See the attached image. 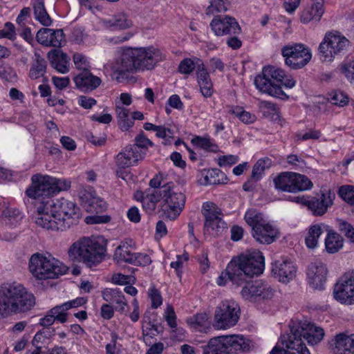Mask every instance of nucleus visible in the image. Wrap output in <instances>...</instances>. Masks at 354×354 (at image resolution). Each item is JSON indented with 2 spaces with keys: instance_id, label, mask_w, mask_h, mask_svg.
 I'll return each mask as SVG.
<instances>
[{
  "instance_id": "1",
  "label": "nucleus",
  "mask_w": 354,
  "mask_h": 354,
  "mask_svg": "<svg viewBox=\"0 0 354 354\" xmlns=\"http://www.w3.org/2000/svg\"><path fill=\"white\" fill-rule=\"evenodd\" d=\"M264 268V257L261 252L241 254L227 264L218 277L217 283L225 286L229 280L236 286L245 284L241 292L245 300L253 302L270 300L273 297L274 290L268 283L261 280L249 282L254 276L261 274Z\"/></svg>"
},
{
  "instance_id": "2",
  "label": "nucleus",
  "mask_w": 354,
  "mask_h": 354,
  "mask_svg": "<svg viewBox=\"0 0 354 354\" xmlns=\"http://www.w3.org/2000/svg\"><path fill=\"white\" fill-rule=\"evenodd\" d=\"M34 295L17 282L0 286V318L24 313L35 305Z\"/></svg>"
},
{
  "instance_id": "3",
  "label": "nucleus",
  "mask_w": 354,
  "mask_h": 354,
  "mask_svg": "<svg viewBox=\"0 0 354 354\" xmlns=\"http://www.w3.org/2000/svg\"><path fill=\"white\" fill-rule=\"evenodd\" d=\"M152 188L160 189L163 201V213L167 218L175 220L183 211L186 196L173 182H166L162 174L156 175L149 182Z\"/></svg>"
},
{
  "instance_id": "4",
  "label": "nucleus",
  "mask_w": 354,
  "mask_h": 354,
  "mask_svg": "<svg viewBox=\"0 0 354 354\" xmlns=\"http://www.w3.org/2000/svg\"><path fill=\"white\" fill-rule=\"evenodd\" d=\"M163 59L160 50L152 46L128 48L121 55L118 71L122 73L124 71L151 70Z\"/></svg>"
},
{
  "instance_id": "5",
  "label": "nucleus",
  "mask_w": 354,
  "mask_h": 354,
  "mask_svg": "<svg viewBox=\"0 0 354 354\" xmlns=\"http://www.w3.org/2000/svg\"><path fill=\"white\" fill-rule=\"evenodd\" d=\"M106 252V245L101 237H83L73 243L68 251L73 261H83L89 267L102 261Z\"/></svg>"
},
{
  "instance_id": "6",
  "label": "nucleus",
  "mask_w": 354,
  "mask_h": 354,
  "mask_svg": "<svg viewBox=\"0 0 354 354\" xmlns=\"http://www.w3.org/2000/svg\"><path fill=\"white\" fill-rule=\"evenodd\" d=\"M80 215L77 205L64 198L46 201V229L62 230L66 218L77 219Z\"/></svg>"
},
{
  "instance_id": "7",
  "label": "nucleus",
  "mask_w": 354,
  "mask_h": 354,
  "mask_svg": "<svg viewBox=\"0 0 354 354\" xmlns=\"http://www.w3.org/2000/svg\"><path fill=\"white\" fill-rule=\"evenodd\" d=\"M286 77L285 72L274 66L264 67L262 75H257L254 79L256 87L262 93L281 100H286L288 96L279 85Z\"/></svg>"
},
{
  "instance_id": "8",
  "label": "nucleus",
  "mask_w": 354,
  "mask_h": 354,
  "mask_svg": "<svg viewBox=\"0 0 354 354\" xmlns=\"http://www.w3.org/2000/svg\"><path fill=\"white\" fill-rule=\"evenodd\" d=\"M244 218L248 225L251 227L253 238L259 243L270 244L277 238V228L257 209H248Z\"/></svg>"
},
{
  "instance_id": "9",
  "label": "nucleus",
  "mask_w": 354,
  "mask_h": 354,
  "mask_svg": "<svg viewBox=\"0 0 354 354\" xmlns=\"http://www.w3.org/2000/svg\"><path fill=\"white\" fill-rule=\"evenodd\" d=\"M31 182L25 194L28 197V203L32 205V219L37 225L44 227V176L35 174L31 178Z\"/></svg>"
},
{
  "instance_id": "10",
  "label": "nucleus",
  "mask_w": 354,
  "mask_h": 354,
  "mask_svg": "<svg viewBox=\"0 0 354 354\" xmlns=\"http://www.w3.org/2000/svg\"><path fill=\"white\" fill-rule=\"evenodd\" d=\"M349 43L339 32H327L318 48L320 59L322 62L333 61L336 55L346 50Z\"/></svg>"
},
{
  "instance_id": "11",
  "label": "nucleus",
  "mask_w": 354,
  "mask_h": 354,
  "mask_svg": "<svg viewBox=\"0 0 354 354\" xmlns=\"http://www.w3.org/2000/svg\"><path fill=\"white\" fill-rule=\"evenodd\" d=\"M240 316L237 303L231 300L222 301L214 313L213 326L216 329H227L236 324Z\"/></svg>"
},
{
  "instance_id": "12",
  "label": "nucleus",
  "mask_w": 354,
  "mask_h": 354,
  "mask_svg": "<svg viewBox=\"0 0 354 354\" xmlns=\"http://www.w3.org/2000/svg\"><path fill=\"white\" fill-rule=\"evenodd\" d=\"M285 64L292 69L301 68L311 59L310 49L302 44L286 45L281 49Z\"/></svg>"
},
{
  "instance_id": "13",
  "label": "nucleus",
  "mask_w": 354,
  "mask_h": 354,
  "mask_svg": "<svg viewBox=\"0 0 354 354\" xmlns=\"http://www.w3.org/2000/svg\"><path fill=\"white\" fill-rule=\"evenodd\" d=\"M290 333L287 334L295 339H303L309 344L314 345L319 342L324 336L323 328L316 326L308 321L299 322L290 326Z\"/></svg>"
},
{
  "instance_id": "14",
  "label": "nucleus",
  "mask_w": 354,
  "mask_h": 354,
  "mask_svg": "<svg viewBox=\"0 0 354 354\" xmlns=\"http://www.w3.org/2000/svg\"><path fill=\"white\" fill-rule=\"evenodd\" d=\"M333 295L342 304H354V271L345 273L339 279L335 286Z\"/></svg>"
},
{
  "instance_id": "15",
  "label": "nucleus",
  "mask_w": 354,
  "mask_h": 354,
  "mask_svg": "<svg viewBox=\"0 0 354 354\" xmlns=\"http://www.w3.org/2000/svg\"><path fill=\"white\" fill-rule=\"evenodd\" d=\"M335 197V194L331 192L330 190H328L326 192H322L319 198L306 199L304 198L297 197L295 201L301 203L304 205L306 206L312 212L313 215L315 216H321L325 214L327 212L328 207L333 205Z\"/></svg>"
},
{
  "instance_id": "16",
  "label": "nucleus",
  "mask_w": 354,
  "mask_h": 354,
  "mask_svg": "<svg viewBox=\"0 0 354 354\" xmlns=\"http://www.w3.org/2000/svg\"><path fill=\"white\" fill-rule=\"evenodd\" d=\"M203 214L205 221V230L218 233L227 228L226 223L222 219V213L220 208L212 202H205L203 205Z\"/></svg>"
},
{
  "instance_id": "17",
  "label": "nucleus",
  "mask_w": 354,
  "mask_h": 354,
  "mask_svg": "<svg viewBox=\"0 0 354 354\" xmlns=\"http://www.w3.org/2000/svg\"><path fill=\"white\" fill-rule=\"evenodd\" d=\"M328 269L322 262L310 263L307 268V279L310 286L315 290H323L326 281Z\"/></svg>"
},
{
  "instance_id": "18",
  "label": "nucleus",
  "mask_w": 354,
  "mask_h": 354,
  "mask_svg": "<svg viewBox=\"0 0 354 354\" xmlns=\"http://www.w3.org/2000/svg\"><path fill=\"white\" fill-rule=\"evenodd\" d=\"M210 26L215 35L218 36L223 35H237L241 32V27L238 22L233 17L229 16L215 17Z\"/></svg>"
},
{
  "instance_id": "19",
  "label": "nucleus",
  "mask_w": 354,
  "mask_h": 354,
  "mask_svg": "<svg viewBox=\"0 0 354 354\" xmlns=\"http://www.w3.org/2000/svg\"><path fill=\"white\" fill-rule=\"evenodd\" d=\"M229 353L248 352L253 347L251 341L243 335H232L217 337Z\"/></svg>"
},
{
  "instance_id": "20",
  "label": "nucleus",
  "mask_w": 354,
  "mask_h": 354,
  "mask_svg": "<svg viewBox=\"0 0 354 354\" xmlns=\"http://www.w3.org/2000/svg\"><path fill=\"white\" fill-rule=\"evenodd\" d=\"M28 270L34 279V285L43 286L44 281V255L39 252L31 255L28 261Z\"/></svg>"
},
{
  "instance_id": "21",
  "label": "nucleus",
  "mask_w": 354,
  "mask_h": 354,
  "mask_svg": "<svg viewBox=\"0 0 354 354\" xmlns=\"http://www.w3.org/2000/svg\"><path fill=\"white\" fill-rule=\"evenodd\" d=\"M272 272L279 281L288 283L296 277L297 268L292 261L279 260L273 264Z\"/></svg>"
},
{
  "instance_id": "22",
  "label": "nucleus",
  "mask_w": 354,
  "mask_h": 354,
  "mask_svg": "<svg viewBox=\"0 0 354 354\" xmlns=\"http://www.w3.org/2000/svg\"><path fill=\"white\" fill-rule=\"evenodd\" d=\"M329 344L334 354L354 353V334L351 335L344 333L337 334Z\"/></svg>"
},
{
  "instance_id": "23",
  "label": "nucleus",
  "mask_w": 354,
  "mask_h": 354,
  "mask_svg": "<svg viewBox=\"0 0 354 354\" xmlns=\"http://www.w3.org/2000/svg\"><path fill=\"white\" fill-rule=\"evenodd\" d=\"M76 86L84 92H91L101 84V79L93 75L88 70L82 71L73 79Z\"/></svg>"
},
{
  "instance_id": "24",
  "label": "nucleus",
  "mask_w": 354,
  "mask_h": 354,
  "mask_svg": "<svg viewBox=\"0 0 354 354\" xmlns=\"http://www.w3.org/2000/svg\"><path fill=\"white\" fill-rule=\"evenodd\" d=\"M48 58L50 66L57 72L64 74L69 71L68 56L60 49H53L48 53Z\"/></svg>"
},
{
  "instance_id": "25",
  "label": "nucleus",
  "mask_w": 354,
  "mask_h": 354,
  "mask_svg": "<svg viewBox=\"0 0 354 354\" xmlns=\"http://www.w3.org/2000/svg\"><path fill=\"white\" fill-rule=\"evenodd\" d=\"M71 183L66 178L46 175V197H52L71 188Z\"/></svg>"
},
{
  "instance_id": "26",
  "label": "nucleus",
  "mask_w": 354,
  "mask_h": 354,
  "mask_svg": "<svg viewBox=\"0 0 354 354\" xmlns=\"http://www.w3.org/2000/svg\"><path fill=\"white\" fill-rule=\"evenodd\" d=\"M68 267L62 262L46 252V279H57L66 273Z\"/></svg>"
},
{
  "instance_id": "27",
  "label": "nucleus",
  "mask_w": 354,
  "mask_h": 354,
  "mask_svg": "<svg viewBox=\"0 0 354 354\" xmlns=\"http://www.w3.org/2000/svg\"><path fill=\"white\" fill-rule=\"evenodd\" d=\"M324 13V3L322 1L314 2L310 6L306 7L301 12V22L305 24L310 22H318Z\"/></svg>"
},
{
  "instance_id": "28",
  "label": "nucleus",
  "mask_w": 354,
  "mask_h": 354,
  "mask_svg": "<svg viewBox=\"0 0 354 354\" xmlns=\"http://www.w3.org/2000/svg\"><path fill=\"white\" fill-rule=\"evenodd\" d=\"M196 77L202 95L205 97H211L213 93V84L203 64L197 66Z\"/></svg>"
},
{
  "instance_id": "29",
  "label": "nucleus",
  "mask_w": 354,
  "mask_h": 354,
  "mask_svg": "<svg viewBox=\"0 0 354 354\" xmlns=\"http://www.w3.org/2000/svg\"><path fill=\"white\" fill-rule=\"evenodd\" d=\"M136 196L140 197L143 209L149 214L155 210L156 203L162 200L160 189L158 188L145 193L138 192Z\"/></svg>"
},
{
  "instance_id": "30",
  "label": "nucleus",
  "mask_w": 354,
  "mask_h": 354,
  "mask_svg": "<svg viewBox=\"0 0 354 354\" xmlns=\"http://www.w3.org/2000/svg\"><path fill=\"white\" fill-rule=\"evenodd\" d=\"M281 343L286 348L287 354H310L304 341L295 339L288 335L281 337Z\"/></svg>"
},
{
  "instance_id": "31",
  "label": "nucleus",
  "mask_w": 354,
  "mask_h": 354,
  "mask_svg": "<svg viewBox=\"0 0 354 354\" xmlns=\"http://www.w3.org/2000/svg\"><path fill=\"white\" fill-rule=\"evenodd\" d=\"M132 240H126L121 242L120 245L117 247L114 253V259L118 262H127L132 263L134 252L131 245Z\"/></svg>"
},
{
  "instance_id": "32",
  "label": "nucleus",
  "mask_w": 354,
  "mask_h": 354,
  "mask_svg": "<svg viewBox=\"0 0 354 354\" xmlns=\"http://www.w3.org/2000/svg\"><path fill=\"white\" fill-rule=\"evenodd\" d=\"M273 182L277 189L295 193L293 172H281L274 178Z\"/></svg>"
},
{
  "instance_id": "33",
  "label": "nucleus",
  "mask_w": 354,
  "mask_h": 354,
  "mask_svg": "<svg viewBox=\"0 0 354 354\" xmlns=\"http://www.w3.org/2000/svg\"><path fill=\"white\" fill-rule=\"evenodd\" d=\"M130 150L129 147L127 146L115 157V163L117 167L116 176L123 180H125L127 176L124 170L133 165L129 160L127 153L130 152Z\"/></svg>"
},
{
  "instance_id": "34",
  "label": "nucleus",
  "mask_w": 354,
  "mask_h": 354,
  "mask_svg": "<svg viewBox=\"0 0 354 354\" xmlns=\"http://www.w3.org/2000/svg\"><path fill=\"white\" fill-rule=\"evenodd\" d=\"M134 140V144L127 146L131 150H134L132 153L136 155V157L142 156L145 158L148 147H152L153 143L145 136L142 131L135 138Z\"/></svg>"
},
{
  "instance_id": "35",
  "label": "nucleus",
  "mask_w": 354,
  "mask_h": 354,
  "mask_svg": "<svg viewBox=\"0 0 354 354\" xmlns=\"http://www.w3.org/2000/svg\"><path fill=\"white\" fill-rule=\"evenodd\" d=\"M259 109L263 116L272 121L280 120V109L277 104L266 100H261L259 103Z\"/></svg>"
},
{
  "instance_id": "36",
  "label": "nucleus",
  "mask_w": 354,
  "mask_h": 354,
  "mask_svg": "<svg viewBox=\"0 0 354 354\" xmlns=\"http://www.w3.org/2000/svg\"><path fill=\"white\" fill-rule=\"evenodd\" d=\"M115 113L118 124L122 131H128L133 125V122L129 115V111L121 104H116Z\"/></svg>"
},
{
  "instance_id": "37",
  "label": "nucleus",
  "mask_w": 354,
  "mask_h": 354,
  "mask_svg": "<svg viewBox=\"0 0 354 354\" xmlns=\"http://www.w3.org/2000/svg\"><path fill=\"white\" fill-rule=\"evenodd\" d=\"M187 322L192 328L200 332H207V330L210 328L209 316L205 313H197L190 317Z\"/></svg>"
},
{
  "instance_id": "38",
  "label": "nucleus",
  "mask_w": 354,
  "mask_h": 354,
  "mask_svg": "<svg viewBox=\"0 0 354 354\" xmlns=\"http://www.w3.org/2000/svg\"><path fill=\"white\" fill-rule=\"evenodd\" d=\"M343 246V239L334 232H329L325 239V247L326 251L333 254L339 251Z\"/></svg>"
},
{
  "instance_id": "39",
  "label": "nucleus",
  "mask_w": 354,
  "mask_h": 354,
  "mask_svg": "<svg viewBox=\"0 0 354 354\" xmlns=\"http://www.w3.org/2000/svg\"><path fill=\"white\" fill-rule=\"evenodd\" d=\"M106 25L113 30H124L132 26V21L128 19L125 14L120 13L114 15L106 21Z\"/></svg>"
},
{
  "instance_id": "40",
  "label": "nucleus",
  "mask_w": 354,
  "mask_h": 354,
  "mask_svg": "<svg viewBox=\"0 0 354 354\" xmlns=\"http://www.w3.org/2000/svg\"><path fill=\"white\" fill-rule=\"evenodd\" d=\"M41 53V50L35 49V60L30 70V77L32 80H36L44 75V59Z\"/></svg>"
},
{
  "instance_id": "41",
  "label": "nucleus",
  "mask_w": 354,
  "mask_h": 354,
  "mask_svg": "<svg viewBox=\"0 0 354 354\" xmlns=\"http://www.w3.org/2000/svg\"><path fill=\"white\" fill-rule=\"evenodd\" d=\"M64 41V35L62 29L53 30L46 28V46L60 47Z\"/></svg>"
},
{
  "instance_id": "42",
  "label": "nucleus",
  "mask_w": 354,
  "mask_h": 354,
  "mask_svg": "<svg viewBox=\"0 0 354 354\" xmlns=\"http://www.w3.org/2000/svg\"><path fill=\"white\" fill-rule=\"evenodd\" d=\"M203 354H230V353L219 338L215 337L203 347Z\"/></svg>"
},
{
  "instance_id": "43",
  "label": "nucleus",
  "mask_w": 354,
  "mask_h": 354,
  "mask_svg": "<svg viewBox=\"0 0 354 354\" xmlns=\"http://www.w3.org/2000/svg\"><path fill=\"white\" fill-rule=\"evenodd\" d=\"M328 100L332 104L344 107L348 104L349 97L346 93L342 91H333L328 94Z\"/></svg>"
},
{
  "instance_id": "44",
  "label": "nucleus",
  "mask_w": 354,
  "mask_h": 354,
  "mask_svg": "<svg viewBox=\"0 0 354 354\" xmlns=\"http://www.w3.org/2000/svg\"><path fill=\"white\" fill-rule=\"evenodd\" d=\"M322 232L321 225L318 224L312 225L308 230V236L306 237V246L308 248H315Z\"/></svg>"
},
{
  "instance_id": "45",
  "label": "nucleus",
  "mask_w": 354,
  "mask_h": 354,
  "mask_svg": "<svg viewBox=\"0 0 354 354\" xmlns=\"http://www.w3.org/2000/svg\"><path fill=\"white\" fill-rule=\"evenodd\" d=\"M272 164V161L268 158L259 159L253 166L251 180L254 182L259 180L263 174L266 168H269Z\"/></svg>"
},
{
  "instance_id": "46",
  "label": "nucleus",
  "mask_w": 354,
  "mask_h": 354,
  "mask_svg": "<svg viewBox=\"0 0 354 354\" xmlns=\"http://www.w3.org/2000/svg\"><path fill=\"white\" fill-rule=\"evenodd\" d=\"M142 330L144 337H149L150 338H153L160 333L159 326L157 324H155L150 317L145 315L143 317Z\"/></svg>"
},
{
  "instance_id": "47",
  "label": "nucleus",
  "mask_w": 354,
  "mask_h": 354,
  "mask_svg": "<svg viewBox=\"0 0 354 354\" xmlns=\"http://www.w3.org/2000/svg\"><path fill=\"white\" fill-rule=\"evenodd\" d=\"M225 174L218 169H212L207 171L205 176V183L206 185H218L225 183L226 180Z\"/></svg>"
},
{
  "instance_id": "48",
  "label": "nucleus",
  "mask_w": 354,
  "mask_h": 354,
  "mask_svg": "<svg viewBox=\"0 0 354 354\" xmlns=\"http://www.w3.org/2000/svg\"><path fill=\"white\" fill-rule=\"evenodd\" d=\"M103 299L111 303L117 304H122L125 299L122 291L118 289H106L102 292Z\"/></svg>"
},
{
  "instance_id": "49",
  "label": "nucleus",
  "mask_w": 354,
  "mask_h": 354,
  "mask_svg": "<svg viewBox=\"0 0 354 354\" xmlns=\"http://www.w3.org/2000/svg\"><path fill=\"white\" fill-rule=\"evenodd\" d=\"M295 193L311 189L313 183L306 176L293 173Z\"/></svg>"
},
{
  "instance_id": "50",
  "label": "nucleus",
  "mask_w": 354,
  "mask_h": 354,
  "mask_svg": "<svg viewBox=\"0 0 354 354\" xmlns=\"http://www.w3.org/2000/svg\"><path fill=\"white\" fill-rule=\"evenodd\" d=\"M192 143L198 148L216 151L218 147L209 138L196 136L192 140Z\"/></svg>"
},
{
  "instance_id": "51",
  "label": "nucleus",
  "mask_w": 354,
  "mask_h": 354,
  "mask_svg": "<svg viewBox=\"0 0 354 354\" xmlns=\"http://www.w3.org/2000/svg\"><path fill=\"white\" fill-rule=\"evenodd\" d=\"M229 3L226 0H211L210 5L207 8V15H214L216 12H223L227 10Z\"/></svg>"
},
{
  "instance_id": "52",
  "label": "nucleus",
  "mask_w": 354,
  "mask_h": 354,
  "mask_svg": "<svg viewBox=\"0 0 354 354\" xmlns=\"http://www.w3.org/2000/svg\"><path fill=\"white\" fill-rule=\"evenodd\" d=\"M339 196L348 204L354 206V186L343 185L338 190Z\"/></svg>"
},
{
  "instance_id": "53",
  "label": "nucleus",
  "mask_w": 354,
  "mask_h": 354,
  "mask_svg": "<svg viewBox=\"0 0 354 354\" xmlns=\"http://www.w3.org/2000/svg\"><path fill=\"white\" fill-rule=\"evenodd\" d=\"M95 192L90 186L80 187L78 189V196L82 206L85 208L95 196Z\"/></svg>"
},
{
  "instance_id": "54",
  "label": "nucleus",
  "mask_w": 354,
  "mask_h": 354,
  "mask_svg": "<svg viewBox=\"0 0 354 354\" xmlns=\"http://www.w3.org/2000/svg\"><path fill=\"white\" fill-rule=\"evenodd\" d=\"M106 208L105 201L95 195L90 203L86 205L85 209L89 212H99L105 210Z\"/></svg>"
},
{
  "instance_id": "55",
  "label": "nucleus",
  "mask_w": 354,
  "mask_h": 354,
  "mask_svg": "<svg viewBox=\"0 0 354 354\" xmlns=\"http://www.w3.org/2000/svg\"><path fill=\"white\" fill-rule=\"evenodd\" d=\"M156 135L157 137L164 139V145L171 144V140L174 137V133L170 128L162 125H159Z\"/></svg>"
},
{
  "instance_id": "56",
  "label": "nucleus",
  "mask_w": 354,
  "mask_h": 354,
  "mask_svg": "<svg viewBox=\"0 0 354 354\" xmlns=\"http://www.w3.org/2000/svg\"><path fill=\"white\" fill-rule=\"evenodd\" d=\"M339 230L345 236L350 239V241L354 243V228L348 223L343 220H339L338 221Z\"/></svg>"
},
{
  "instance_id": "57",
  "label": "nucleus",
  "mask_w": 354,
  "mask_h": 354,
  "mask_svg": "<svg viewBox=\"0 0 354 354\" xmlns=\"http://www.w3.org/2000/svg\"><path fill=\"white\" fill-rule=\"evenodd\" d=\"M5 216V222L6 224H13L12 220L17 222L19 219L22 218L21 212L19 209L15 208H7L3 211Z\"/></svg>"
},
{
  "instance_id": "58",
  "label": "nucleus",
  "mask_w": 354,
  "mask_h": 354,
  "mask_svg": "<svg viewBox=\"0 0 354 354\" xmlns=\"http://www.w3.org/2000/svg\"><path fill=\"white\" fill-rule=\"evenodd\" d=\"M32 5L35 19L44 25V0H34Z\"/></svg>"
},
{
  "instance_id": "59",
  "label": "nucleus",
  "mask_w": 354,
  "mask_h": 354,
  "mask_svg": "<svg viewBox=\"0 0 354 354\" xmlns=\"http://www.w3.org/2000/svg\"><path fill=\"white\" fill-rule=\"evenodd\" d=\"M73 62L77 69L86 71L90 67L87 58L82 54L76 53L73 55Z\"/></svg>"
},
{
  "instance_id": "60",
  "label": "nucleus",
  "mask_w": 354,
  "mask_h": 354,
  "mask_svg": "<svg viewBox=\"0 0 354 354\" xmlns=\"http://www.w3.org/2000/svg\"><path fill=\"white\" fill-rule=\"evenodd\" d=\"M195 68L194 62L189 58H185L180 62L178 71L183 74H189Z\"/></svg>"
},
{
  "instance_id": "61",
  "label": "nucleus",
  "mask_w": 354,
  "mask_h": 354,
  "mask_svg": "<svg viewBox=\"0 0 354 354\" xmlns=\"http://www.w3.org/2000/svg\"><path fill=\"white\" fill-rule=\"evenodd\" d=\"M149 296L151 301V307L157 308L162 304V298L160 292L154 287L149 289Z\"/></svg>"
},
{
  "instance_id": "62",
  "label": "nucleus",
  "mask_w": 354,
  "mask_h": 354,
  "mask_svg": "<svg viewBox=\"0 0 354 354\" xmlns=\"http://www.w3.org/2000/svg\"><path fill=\"white\" fill-rule=\"evenodd\" d=\"M134 255L131 264L145 266L149 265L151 262L150 257L147 254L134 252Z\"/></svg>"
},
{
  "instance_id": "63",
  "label": "nucleus",
  "mask_w": 354,
  "mask_h": 354,
  "mask_svg": "<svg viewBox=\"0 0 354 354\" xmlns=\"http://www.w3.org/2000/svg\"><path fill=\"white\" fill-rule=\"evenodd\" d=\"M232 113L239 118L244 123H252L254 121L255 117L249 112L242 110L241 108H236Z\"/></svg>"
},
{
  "instance_id": "64",
  "label": "nucleus",
  "mask_w": 354,
  "mask_h": 354,
  "mask_svg": "<svg viewBox=\"0 0 354 354\" xmlns=\"http://www.w3.org/2000/svg\"><path fill=\"white\" fill-rule=\"evenodd\" d=\"M15 35V28L11 22H6L4 28L0 30V38H8L12 39Z\"/></svg>"
}]
</instances>
